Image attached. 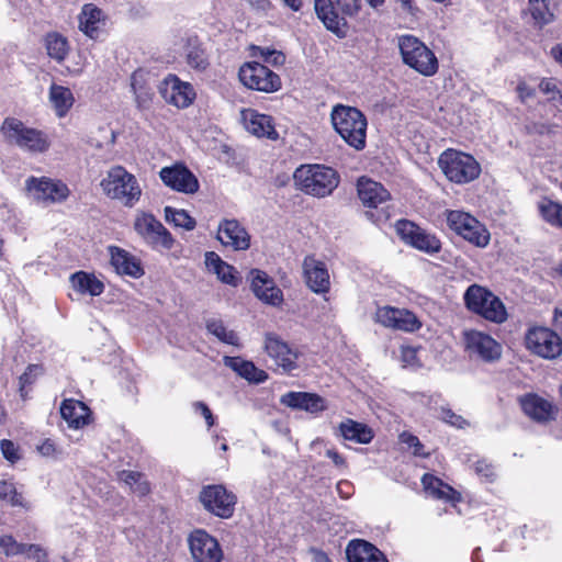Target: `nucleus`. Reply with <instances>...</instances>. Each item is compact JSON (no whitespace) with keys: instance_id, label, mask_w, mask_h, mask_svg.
<instances>
[{"instance_id":"4be33fe9","label":"nucleus","mask_w":562,"mask_h":562,"mask_svg":"<svg viewBox=\"0 0 562 562\" xmlns=\"http://www.w3.org/2000/svg\"><path fill=\"white\" fill-rule=\"evenodd\" d=\"M217 239L235 250H246L250 246V235L237 220H223L218 224Z\"/></svg>"},{"instance_id":"423d86ee","label":"nucleus","mask_w":562,"mask_h":562,"mask_svg":"<svg viewBox=\"0 0 562 562\" xmlns=\"http://www.w3.org/2000/svg\"><path fill=\"white\" fill-rule=\"evenodd\" d=\"M438 165L445 176L458 184L469 183L481 173V166L473 156L456 149L445 150L439 156Z\"/></svg>"},{"instance_id":"7ed1b4c3","label":"nucleus","mask_w":562,"mask_h":562,"mask_svg":"<svg viewBox=\"0 0 562 562\" xmlns=\"http://www.w3.org/2000/svg\"><path fill=\"white\" fill-rule=\"evenodd\" d=\"M314 9L324 26L344 38L348 32L346 18L358 14L360 0H314Z\"/></svg>"},{"instance_id":"a18cd8bd","label":"nucleus","mask_w":562,"mask_h":562,"mask_svg":"<svg viewBox=\"0 0 562 562\" xmlns=\"http://www.w3.org/2000/svg\"><path fill=\"white\" fill-rule=\"evenodd\" d=\"M538 87L549 101L559 100L562 95V82L555 78H543Z\"/></svg>"},{"instance_id":"473e14b6","label":"nucleus","mask_w":562,"mask_h":562,"mask_svg":"<svg viewBox=\"0 0 562 562\" xmlns=\"http://www.w3.org/2000/svg\"><path fill=\"white\" fill-rule=\"evenodd\" d=\"M101 9L92 3L82 7L79 19V30L90 38H97L100 32V23L103 20Z\"/></svg>"},{"instance_id":"cd10ccee","label":"nucleus","mask_w":562,"mask_h":562,"mask_svg":"<svg viewBox=\"0 0 562 562\" xmlns=\"http://www.w3.org/2000/svg\"><path fill=\"white\" fill-rule=\"evenodd\" d=\"M241 119L245 128L249 133L258 137H268L271 139H276L278 137V133L274 130L272 119L270 116L260 114L252 109H247L241 111Z\"/></svg>"},{"instance_id":"69168bd1","label":"nucleus","mask_w":562,"mask_h":562,"mask_svg":"<svg viewBox=\"0 0 562 562\" xmlns=\"http://www.w3.org/2000/svg\"><path fill=\"white\" fill-rule=\"evenodd\" d=\"M252 8L260 10V11H267L270 9V1L269 0H246Z\"/></svg>"},{"instance_id":"c9c22d12","label":"nucleus","mask_w":562,"mask_h":562,"mask_svg":"<svg viewBox=\"0 0 562 562\" xmlns=\"http://www.w3.org/2000/svg\"><path fill=\"white\" fill-rule=\"evenodd\" d=\"M72 288L81 294L98 296L104 291V284L93 274L78 271L70 277Z\"/></svg>"},{"instance_id":"7c9ffc66","label":"nucleus","mask_w":562,"mask_h":562,"mask_svg":"<svg viewBox=\"0 0 562 562\" xmlns=\"http://www.w3.org/2000/svg\"><path fill=\"white\" fill-rule=\"evenodd\" d=\"M60 414L69 427L78 429L88 424L90 409L80 401L65 400L60 406Z\"/></svg>"},{"instance_id":"4d7b16f0","label":"nucleus","mask_w":562,"mask_h":562,"mask_svg":"<svg viewBox=\"0 0 562 562\" xmlns=\"http://www.w3.org/2000/svg\"><path fill=\"white\" fill-rule=\"evenodd\" d=\"M442 419L458 428H463L465 425H468L467 420L460 416L453 413L451 409H443L442 411Z\"/></svg>"},{"instance_id":"4c0bfd02","label":"nucleus","mask_w":562,"mask_h":562,"mask_svg":"<svg viewBox=\"0 0 562 562\" xmlns=\"http://www.w3.org/2000/svg\"><path fill=\"white\" fill-rule=\"evenodd\" d=\"M49 100L58 117H64L74 104V95L69 88L53 85L49 89Z\"/></svg>"},{"instance_id":"e2e57ef3","label":"nucleus","mask_w":562,"mask_h":562,"mask_svg":"<svg viewBox=\"0 0 562 562\" xmlns=\"http://www.w3.org/2000/svg\"><path fill=\"white\" fill-rule=\"evenodd\" d=\"M23 554H27L34 559L41 560L45 558V551L37 544H26L25 552Z\"/></svg>"},{"instance_id":"a878e982","label":"nucleus","mask_w":562,"mask_h":562,"mask_svg":"<svg viewBox=\"0 0 562 562\" xmlns=\"http://www.w3.org/2000/svg\"><path fill=\"white\" fill-rule=\"evenodd\" d=\"M280 403L294 409H303L312 414L327 408L326 401L315 393L288 392L280 398Z\"/></svg>"},{"instance_id":"b1692460","label":"nucleus","mask_w":562,"mask_h":562,"mask_svg":"<svg viewBox=\"0 0 562 562\" xmlns=\"http://www.w3.org/2000/svg\"><path fill=\"white\" fill-rule=\"evenodd\" d=\"M303 271L307 286L315 293H326L329 290V273L324 262L313 256L305 257Z\"/></svg>"},{"instance_id":"72a5a7b5","label":"nucleus","mask_w":562,"mask_h":562,"mask_svg":"<svg viewBox=\"0 0 562 562\" xmlns=\"http://www.w3.org/2000/svg\"><path fill=\"white\" fill-rule=\"evenodd\" d=\"M205 266L210 272L217 276L218 280L223 283L236 286L238 283L237 278L234 274V268L222 260V258L214 251H207L205 254Z\"/></svg>"},{"instance_id":"4468645a","label":"nucleus","mask_w":562,"mask_h":562,"mask_svg":"<svg viewBox=\"0 0 562 562\" xmlns=\"http://www.w3.org/2000/svg\"><path fill=\"white\" fill-rule=\"evenodd\" d=\"M374 321L383 327L406 333H414L422 327V322L413 312L389 305L376 308Z\"/></svg>"},{"instance_id":"f03ea898","label":"nucleus","mask_w":562,"mask_h":562,"mask_svg":"<svg viewBox=\"0 0 562 562\" xmlns=\"http://www.w3.org/2000/svg\"><path fill=\"white\" fill-rule=\"evenodd\" d=\"M293 178L302 192L316 198L331 194L340 181L337 171L324 165H302L294 171Z\"/></svg>"},{"instance_id":"6e6552de","label":"nucleus","mask_w":562,"mask_h":562,"mask_svg":"<svg viewBox=\"0 0 562 562\" xmlns=\"http://www.w3.org/2000/svg\"><path fill=\"white\" fill-rule=\"evenodd\" d=\"M1 133L7 143L32 153H43L49 146L47 138L42 132L27 127L15 117H7L3 121Z\"/></svg>"},{"instance_id":"09e8293b","label":"nucleus","mask_w":562,"mask_h":562,"mask_svg":"<svg viewBox=\"0 0 562 562\" xmlns=\"http://www.w3.org/2000/svg\"><path fill=\"white\" fill-rule=\"evenodd\" d=\"M400 441L402 443H405L408 448H413L414 456L428 457V453L424 452V445L420 442L418 437H416L415 435L407 432V431H403L400 435Z\"/></svg>"},{"instance_id":"6ab92c4d","label":"nucleus","mask_w":562,"mask_h":562,"mask_svg":"<svg viewBox=\"0 0 562 562\" xmlns=\"http://www.w3.org/2000/svg\"><path fill=\"white\" fill-rule=\"evenodd\" d=\"M249 274L251 278V290L258 300L272 306H280L282 304L283 293L267 272L252 269Z\"/></svg>"},{"instance_id":"6e6d98bb","label":"nucleus","mask_w":562,"mask_h":562,"mask_svg":"<svg viewBox=\"0 0 562 562\" xmlns=\"http://www.w3.org/2000/svg\"><path fill=\"white\" fill-rule=\"evenodd\" d=\"M192 408H193L194 413H199L204 417L205 423L209 428H211L215 424L214 416H213L210 407L204 402H201V401L194 402L192 404Z\"/></svg>"},{"instance_id":"8fccbe9b","label":"nucleus","mask_w":562,"mask_h":562,"mask_svg":"<svg viewBox=\"0 0 562 562\" xmlns=\"http://www.w3.org/2000/svg\"><path fill=\"white\" fill-rule=\"evenodd\" d=\"M132 90L135 94V100L139 108H146L151 100L153 93L143 87H137V76L134 74L132 76L131 82Z\"/></svg>"},{"instance_id":"0eeeda50","label":"nucleus","mask_w":562,"mask_h":562,"mask_svg":"<svg viewBox=\"0 0 562 562\" xmlns=\"http://www.w3.org/2000/svg\"><path fill=\"white\" fill-rule=\"evenodd\" d=\"M398 47L404 64L423 76L430 77L438 70V60L422 41L413 35H403L398 38Z\"/></svg>"},{"instance_id":"1a4fd4ad","label":"nucleus","mask_w":562,"mask_h":562,"mask_svg":"<svg viewBox=\"0 0 562 562\" xmlns=\"http://www.w3.org/2000/svg\"><path fill=\"white\" fill-rule=\"evenodd\" d=\"M240 82L251 90L272 93L281 88L279 75L266 65L251 61L244 64L238 71Z\"/></svg>"},{"instance_id":"680f3d73","label":"nucleus","mask_w":562,"mask_h":562,"mask_svg":"<svg viewBox=\"0 0 562 562\" xmlns=\"http://www.w3.org/2000/svg\"><path fill=\"white\" fill-rule=\"evenodd\" d=\"M517 92L519 95V99L525 102L527 99L533 98L536 92L532 88L527 86L525 82H520L517 86Z\"/></svg>"},{"instance_id":"c85d7f7f","label":"nucleus","mask_w":562,"mask_h":562,"mask_svg":"<svg viewBox=\"0 0 562 562\" xmlns=\"http://www.w3.org/2000/svg\"><path fill=\"white\" fill-rule=\"evenodd\" d=\"M346 557L348 562H387L376 547L362 539H355L348 543Z\"/></svg>"},{"instance_id":"603ef678","label":"nucleus","mask_w":562,"mask_h":562,"mask_svg":"<svg viewBox=\"0 0 562 562\" xmlns=\"http://www.w3.org/2000/svg\"><path fill=\"white\" fill-rule=\"evenodd\" d=\"M43 372L38 364H30L25 372L20 376V391L22 392L26 385L32 384Z\"/></svg>"},{"instance_id":"9d476101","label":"nucleus","mask_w":562,"mask_h":562,"mask_svg":"<svg viewBox=\"0 0 562 562\" xmlns=\"http://www.w3.org/2000/svg\"><path fill=\"white\" fill-rule=\"evenodd\" d=\"M25 188L33 200L45 205L61 203L69 195L67 184L47 177H31L26 180Z\"/></svg>"},{"instance_id":"a211bd4d","label":"nucleus","mask_w":562,"mask_h":562,"mask_svg":"<svg viewBox=\"0 0 562 562\" xmlns=\"http://www.w3.org/2000/svg\"><path fill=\"white\" fill-rule=\"evenodd\" d=\"M159 177L165 186L184 194H193L200 187L198 178L182 164L164 167Z\"/></svg>"},{"instance_id":"f8f14e48","label":"nucleus","mask_w":562,"mask_h":562,"mask_svg":"<svg viewBox=\"0 0 562 562\" xmlns=\"http://www.w3.org/2000/svg\"><path fill=\"white\" fill-rule=\"evenodd\" d=\"M447 223L458 235L479 247H485L490 241V236L486 231L479 221L469 213L449 211Z\"/></svg>"},{"instance_id":"393cba45","label":"nucleus","mask_w":562,"mask_h":562,"mask_svg":"<svg viewBox=\"0 0 562 562\" xmlns=\"http://www.w3.org/2000/svg\"><path fill=\"white\" fill-rule=\"evenodd\" d=\"M358 196L367 207L378 209L389 202L390 192L376 181L361 177L357 183Z\"/></svg>"},{"instance_id":"338daca9","label":"nucleus","mask_w":562,"mask_h":562,"mask_svg":"<svg viewBox=\"0 0 562 562\" xmlns=\"http://www.w3.org/2000/svg\"><path fill=\"white\" fill-rule=\"evenodd\" d=\"M550 55L562 67V43L552 46Z\"/></svg>"},{"instance_id":"3c124183","label":"nucleus","mask_w":562,"mask_h":562,"mask_svg":"<svg viewBox=\"0 0 562 562\" xmlns=\"http://www.w3.org/2000/svg\"><path fill=\"white\" fill-rule=\"evenodd\" d=\"M422 483L426 491H428L431 495L437 498H443L445 493L440 491V486L442 485L441 480L437 479L431 474H424L422 477Z\"/></svg>"},{"instance_id":"5701e85b","label":"nucleus","mask_w":562,"mask_h":562,"mask_svg":"<svg viewBox=\"0 0 562 562\" xmlns=\"http://www.w3.org/2000/svg\"><path fill=\"white\" fill-rule=\"evenodd\" d=\"M160 93L164 99L177 108H187L194 98V92L190 83L182 82L177 76L169 75L160 87Z\"/></svg>"},{"instance_id":"79ce46f5","label":"nucleus","mask_w":562,"mask_h":562,"mask_svg":"<svg viewBox=\"0 0 562 562\" xmlns=\"http://www.w3.org/2000/svg\"><path fill=\"white\" fill-rule=\"evenodd\" d=\"M539 210L543 220L558 227H562V205L551 200H543L539 203Z\"/></svg>"},{"instance_id":"0e129e2a","label":"nucleus","mask_w":562,"mask_h":562,"mask_svg":"<svg viewBox=\"0 0 562 562\" xmlns=\"http://www.w3.org/2000/svg\"><path fill=\"white\" fill-rule=\"evenodd\" d=\"M326 457L333 460L335 465L342 467L345 465V459L334 449H328L326 451Z\"/></svg>"},{"instance_id":"bf43d9fd","label":"nucleus","mask_w":562,"mask_h":562,"mask_svg":"<svg viewBox=\"0 0 562 562\" xmlns=\"http://www.w3.org/2000/svg\"><path fill=\"white\" fill-rule=\"evenodd\" d=\"M401 359L406 366H415L417 363V349L413 347H402Z\"/></svg>"},{"instance_id":"f704fd0d","label":"nucleus","mask_w":562,"mask_h":562,"mask_svg":"<svg viewBox=\"0 0 562 562\" xmlns=\"http://www.w3.org/2000/svg\"><path fill=\"white\" fill-rule=\"evenodd\" d=\"M183 54L187 64L199 71H203L209 66V58L205 49L202 47L201 42L198 37H188L183 47Z\"/></svg>"},{"instance_id":"412c9836","label":"nucleus","mask_w":562,"mask_h":562,"mask_svg":"<svg viewBox=\"0 0 562 562\" xmlns=\"http://www.w3.org/2000/svg\"><path fill=\"white\" fill-rule=\"evenodd\" d=\"M265 349L276 366L284 372H291L296 369L297 352L274 334H267Z\"/></svg>"},{"instance_id":"13d9d810","label":"nucleus","mask_w":562,"mask_h":562,"mask_svg":"<svg viewBox=\"0 0 562 562\" xmlns=\"http://www.w3.org/2000/svg\"><path fill=\"white\" fill-rule=\"evenodd\" d=\"M261 55L265 61L274 66L282 65L285 60V56L281 52L261 49Z\"/></svg>"},{"instance_id":"5fc2aeb1","label":"nucleus","mask_w":562,"mask_h":562,"mask_svg":"<svg viewBox=\"0 0 562 562\" xmlns=\"http://www.w3.org/2000/svg\"><path fill=\"white\" fill-rule=\"evenodd\" d=\"M474 469L477 475L484 477L488 482H492L496 476L494 467L485 460L476 461Z\"/></svg>"},{"instance_id":"864d4df0","label":"nucleus","mask_w":562,"mask_h":562,"mask_svg":"<svg viewBox=\"0 0 562 562\" xmlns=\"http://www.w3.org/2000/svg\"><path fill=\"white\" fill-rule=\"evenodd\" d=\"M0 449H1L3 457L8 461L14 463L15 461H18L20 459V456L18 454V449L11 440L2 439L0 441Z\"/></svg>"},{"instance_id":"37998d69","label":"nucleus","mask_w":562,"mask_h":562,"mask_svg":"<svg viewBox=\"0 0 562 562\" xmlns=\"http://www.w3.org/2000/svg\"><path fill=\"white\" fill-rule=\"evenodd\" d=\"M165 217L167 222H171L177 227L192 231L195 227V220L191 217L184 210H177L171 206L165 207Z\"/></svg>"},{"instance_id":"20e7f679","label":"nucleus","mask_w":562,"mask_h":562,"mask_svg":"<svg viewBox=\"0 0 562 562\" xmlns=\"http://www.w3.org/2000/svg\"><path fill=\"white\" fill-rule=\"evenodd\" d=\"M100 186L106 196L119 200L128 207L134 206L142 195L137 179L122 166L108 170Z\"/></svg>"},{"instance_id":"aec40b11","label":"nucleus","mask_w":562,"mask_h":562,"mask_svg":"<svg viewBox=\"0 0 562 562\" xmlns=\"http://www.w3.org/2000/svg\"><path fill=\"white\" fill-rule=\"evenodd\" d=\"M467 349L471 355H476L482 360L491 362L502 355V346L490 335L477 330L464 334Z\"/></svg>"},{"instance_id":"2eb2a0df","label":"nucleus","mask_w":562,"mask_h":562,"mask_svg":"<svg viewBox=\"0 0 562 562\" xmlns=\"http://www.w3.org/2000/svg\"><path fill=\"white\" fill-rule=\"evenodd\" d=\"M396 232L406 244L420 251L431 255L438 252L441 248L440 240L435 235L427 233L411 221H397Z\"/></svg>"},{"instance_id":"ea45409f","label":"nucleus","mask_w":562,"mask_h":562,"mask_svg":"<svg viewBox=\"0 0 562 562\" xmlns=\"http://www.w3.org/2000/svg\"><path fill=\"white\" fill-rule=\"evenodd\" d=\"M119 480L130 486L131 491L139 496H144L149 492V484L144 475L134 471H121Z\"/></svg>"},{"instance_id":"ddd939ff","label":"nucleus","mask_w":562,"mask_h":562,"mask_svg":"<svg viewBox=\"0 0 562 562\" xmlns=\"http://www.w3.org/2000/svg\"><path fill=\"white\" fill-rule=\"evenodd\" d=\"M203 507L221 518H229L234 514L236 496L223 485L204 486L200 492Z\"/></svg>"},{"instance_id":"052dcab7","label":"nucleus","mask_w":562,"mask_h":562,"mask_svg":"<svg viewBox=\"0 0 562 562\" xmlns=\"http://www.w3.org/2000/svg\"><path fill=\"white\" fill-rule=\"evenodd\" d=\"M40 453L44 457H54L57 452L55 442L52 439H46L37 447Z\"/></svg>"},{"instance_id":"de8ad7c7","label":"nucleus","mask_w":562,"mask_h":562,"mask_svg":"<svg viewBox=\"0 0 562 562\" xmlns=\"http://www.w3.org/2000/svg\"><path fill=\"white\" fill-rule=\"evenodd\" d=\"M0 548H2L7 555H18L25 552L26 544L18 543L10 535L0 536Z\"/></svg>"},{"instance_id":"f3484780","label":"nucleus","mask_w":562,"mask_h":562,"mask_svg":"<svg viewBox=\"0 0 562 562\" xmlns=\"http://www.w3.org/2000/svg\"><path fill=\"white\" fill-rule=\"evenodd\" d=\"M190 552L194 562H221L222 549L215 538L206 531L194 530L188 539Z\"/></svg>"},{"instance_id":"e433bc0d","label":"nucleus","mask_w":562,"mask_h":562,"mask_svg":"<svg viewBox=\"0 0 562 562\" xmlns=\"http://www.w3.org/2000/svg\"><path fill=\"white\" fill-rule=\"evenodd\" d=\"M340 434L346 440L355 441L358 443H369L373 434L372 430L361 423L352 419L342 422L339 426Z\"/></svg>"},{"instance_id":"f257e3e1","label":"nucleus","mask_w":562,"mask_h":562,"mask_svg":"<svg viewBox=\"0 0 562 562\" xmlns=\"http://www.w3.org/2000/svg\"><path fill=\"white\" fill-rule=\"evenodd\" d=\"M335 131L356 150L366 147L367 119L364 114L353 106L335 105L330 114Z\"/></svg>"},{"instance_id":"2f4dec72","label":"nucleus","mask_w":562,"mask_h":562,"mask_svg":"<svg viewBox=\"0 0 562 562\" xmlns=\"http://www.w3.org/2000/svg\"><path fill=\"white\" fill-rule=\"evenodd\" d=\"M224 364L237 372L238 375L249 382L262 383L268 379V374L258 369L251 361L244 360L239 357H224Z\"/></svg>"},{"instance_id":"a19ab883","label":"nucleus","mask_w":562,"mask_h":562,"mask_svg":"<svg viewBox=\"0 0 562 562\" xmlns=\"http://www.w3.org/2000/svg\"><path fill=\"white\" fill-rule=\"evenodd\" d=\"M206 329L210 334L214 335L220 341L233 346H238V336L234 330L227 329L221 319L207 321Z\"/></svg>"},{"instance_id":"39448f33","label":"nucleus","mask_w":562,"mask_h":562,"mask_svg":"<svg viewBox=\"0 0 562 562\" xmlns=\"http://www.w3.org/2000/svg\"><path fill=\"white\" fill-rule=\"evenodd\" d=\"M465 307L492 323L502 324L507 319L504 303L487 288L471 284L463 295Z\"/></svg>"},{"instance_id":"58836bf2","label":"nucleus","mask_w":562,"mask_h":562,"mask_svg":"<svg viewBox=\"0 0 562 562\" xmlns=\"http://www.w3.org/2000/svg\"><path fill=\"white\" fill-rule=\"evenodd\" d=\"M45 46L48 56L57 61H63L68 55V41L57 32H52L46 35Z\"/></svg>"},{"instance_id":"c03bdc74","label":"nucleus","mask_w":562,"mask_h":562,"mask_svg":"<svg viewBox=\"0 0 562 562\" xmlns=\"http://www.w3.org/2000/svg\"><path fill=\"white\" fill-rule=\"evenodd\" d=\"M529 11L532 19L539 26L549 24L554 19V14L550 9V0H541L529 4Z\"/></svg>"},{"instance_id":"49530a36","label":"nucleus","mask_w":562,"mask_h":562,"mask_svg":"<svg viewBox=\"0 0 562 562\" xmlns=\"http://www.w3.org/2000/svg\"><path fill=\"white\" fill-rule=\"evenodd\" d=\"M0 498L10 502L13 506H21L23 504V496L16 491L12 482H0Z\"/></svg>"},{"instance_id":"c756f323","label":"nucleus","mask_w":562,"mask_h":562,"mask_svg":"<svg viewBox=\"0 0 562 562\" xmlns=\"http://www.w3.org/2000/svg\"><path fill=\"white\" fill-rule=\"evenodd\" d=\"M109 250L111 263L117 273L132 278H140L144 274L140 262L130 252L115 246L109 247Z\"/></svg>"},{"instance_id":"bb28decb","label":"nucleus","mask_w":562,"mask_h":562,"mask_svg":"<svg viewBox=\"0 0 562 562\" xmlns=\"http://www.w3.org/2000/svg\"><path fill=\"white\" fill-rule=\"evenodd\" d=\"M520 406L527 416L538 423L554 419L555 409L552 403L537 394L522 396L520 398Z\"/></svg>"},{"instance_id":"9b49d317","label":"nucleus","mask_w":562,"mask_h":562,"mask_svg":"<svg viewBox=\"0 0 562 562\" xmlns=\"http://www.w3.org/2000/svg\"><path fill=\"white\" fill-rule=\"evenodd\" d=\"M134 229L153 248L171 249L173 238L167 228L151 214L140 213L135 217Z\"/></svg>"},{"instance_id":"774afa93","label":"nucleus","mask_w":562,"mask_h":562,"mask_svg":"<svg viewBox=\"0 0 562 562\" xmlns=\"http://www.w3.org/2000/svg\"><path fill=\"white\" fill-rule=\"evenodd\" d=\"M283 3L292 9L293 11H299L302 8V0H282Z\"/></svg>"},{"instance_id":"dca6fc26","label":"nucleus","mask_w":562,"mask_h":562,"mask_svg":"<svg viewBox=\"0 0 562 562\" xmlns=\"http://www.w3.org/2000/svg\"><path fill=\"white\" fill-rule=\"evenodd\" d=\"M527 348L546 359H554L562 352V340L552 330L543 327L530 329L526 336Z\"/></svg>"}]
</instances>
